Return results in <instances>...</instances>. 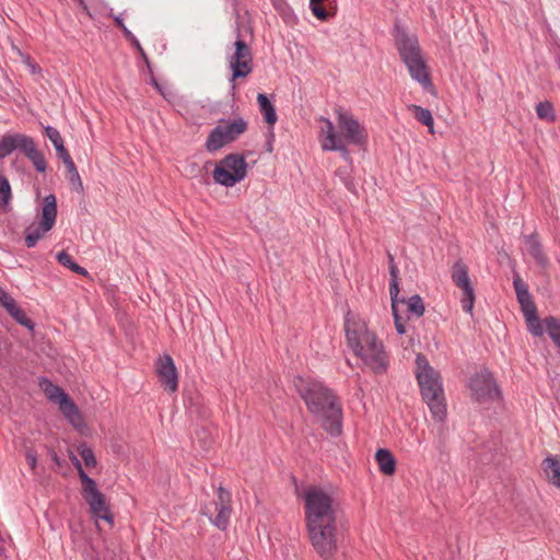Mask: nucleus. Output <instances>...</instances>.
Returning a JSON list of instances; mask_svg holds the SVG:
<instances>
[{"label": "nucleus", "instance_id": "nucleus-54", "mask_svg": "<svg viewBox=\"0 0 560 560\" xmlns=\"http://www.w3.org/2000/svg\"><path fill=\"white\" fill-rule=\"evenodd\" d=\"M348 173L346 170H342V168H338L336 171V175L340 177V179H342V177H345V174Z\"/></svg>", "mask_w": 560, "mask_h": 560}, {"label": "nucleus", "instance_id": "nucleus-55", "mask_svg": "<svg viewBox=\"0 0 560 560\" xmlns=\"http://www.w3.org/2000/svg\"><path fill=\"white\" fill-rule=\"evenodd\" d=\"M145 66L148 68V72L150 73V75H152L153 71H152L151 62L149 61V65H145Z\"/></svg>", "mask_w": 560, "mask_h": 560}, {"label": "nucleus", "instance_id": "nucleus-16", "mask_svg": "<svg viewBox=\"0 0 560 560\" xmlns=\"http://www.w3.org/2000/svg\"><path fill=\"white\" fill-rule=\"evenodd\" d=\"M528 255L534 259L541 272L546 273L550 267V260L545 253L544 245L537 232L523 236Z\"/></svg>", "mask_w": 560, "mask_h": 560}, {"label": "nucleus", "instance_id": "nucleus-3", "mask_svg": "<svg viewBox=\"0 0 560 560\" xmlns=\"http://www.w3.org/2000/svg\"><path fill=\"white\" fill-rule=\"evenodd\" d=\"M346 338L354 354L375 373H385L388 366L383 343L370 331L364 323L346 322Z\"/></svg>", "mask_w": 560, "mask_h": 560}, {"label": "nucleus", "instance_id": "nucleus-11", "mask_svg": "<svg viewBox=\"0 0 560 560\" xmlns=\"http://www.w3.org/2000/svg\"><path fill=\"white\" fill-rule=\"evenodd\" d=\"M472 398L478 402L493 401L502 398V393L493 377V374L483 368L475 373L468 384Z\"/></svg>", "mask_w": 560, "mask_h": 560}, {"label": "nucleus", "instance_id": "nucleus-6", "mask_svg": "<svg viewBox=\"0 0 560 560\" xmlns=\"http://www.w3.org/2000/svg\"><path fill=\"white\" fill-rule=\"evenodd\" d=\"M306 524L337 522L338 510L334 498L322 488L311 486L305 490Z\"/></svg>", "mask_w": 560, "mask_h": 560}, {"label": "nucleus", "instance_id": "nucleus-8", "mask_svg": "<svg viewBox=\"0 0 560 560\" xmlns=\"http://www.w3.org/2000/svg\"><path fill=\"white\" fill-rule=\"evenodd\" d=\"M247 173V163L245 156L238 153L225 155L213 170V179L215 183L232 187L243 180Z\"/></svg>", "mask_w": 560, "mask_h": 560}, {"label": "nucleus", "instance_id": "nucleus-49", "mask_svg": "<svg viewBox=\"0 0 560 560\" xmlns=\"http://www.w3.org/2000/svg\"><path fill=\"white\" fill-rule=\"evenodd\" d=\"M48 454L50 455L52 462L57 465V466H61L62 465V460L60 459V457L58 456V454L55 452L54 448L51 447H48Z\"/></svg>", "mask_w": 560, "mask_h": 560}, {"label": "nucleus", "instance_id": "nucleus-34", "mask_svg": "<svg viewBox=\"0 0 560 560\" xmlns=\"http://www.w3.org/2000/svg\"><path fill=\"white\" fill-rule=\"evenodd\" d=\"M536 113L540 119L548 122H553L556 120L555 108L552 103L549 101L538 103L536 106Z\"/></svg>", "mask_w": 560, "mask_h": 560}, {"label": "nucleus", "instance_id": "nucleus-52", "mask_svg": "<svg viewBox=\"0 0 560 560\" xmlns=\"http://www.w3.org/2000/svg\"><path fill=\"white\" fill-rule=\"evenodd\" d=\"M77 1H78L79 5L83 9V11H84L89 16H91V18H92V14L90 13V10H89V8H88V5H86L85 1H84V0H77Z\"/></svg>", "mask_w": 560, "mask_h": 560}, {"label": "nucleus", "instance_id": "nucleus-19", "mask_svg": "<svg viewBox=\"0 0 560 560\" xmlns=\"http://www.w3.org/2000/svg\"><path fill=\"white\" fill-rule=\"evenodd\" d=\"M65 401L66 402L59 408L60 411L78 431L82 432L83 429L86 428V424L79 407L71 398L69 400L65 399Z\"/></svg>", "mask_w": 560, "mask_h": 560}, {"label": "nucleus", "instance_id": "nucleus-23", "mask_svg": "<svg viewBox=\"0 0 560 560\" xmlns=\"http://www.w3.org/2000/svg\"><path fill=\"white\" fill-rule=\"evenodd\" d=\"M375 460L382 474L393 476L396 472V458L387 448H378L375 453Z\"/></svg>", "mask_w": 560, "mask_h": 560}, {"label": "nucleus", "instance_id": "nucleus-43", "mask_svg": "<svg viewBox=\"0 0 560 560\" xmlns=\"http://www.w3.org/2000/svg\"><path fill=\"white\" fill-rule=\"evenodd\" d=\"M15 300L0 287V304L1 306L8 311L10 305H13Z\"/></svg>", "mask_w": 560, "mask_h": 560}, {"label": "nucleus", "instance_id": "nucleus-40", "mask_svg": "<svg viewBox=\"0 0 560 560\" xmlns=\"http://www.w3.org/2000/svg\"><path fill=\"white\" fill-rule=\"evenodd\" d=\"M69 458L74 466V468L78 470L79 478L81 480V483H84L85 481L92 479L83 469L81 462L78 459V457L72 453L69 452Z\"/></svg>", "mask_w": 560, "mask_h": 560}, {"label": "nucleus", "instance_id": "nucleus-12", "mask_svg": "<svg viewBox=\"0 0 560 560\" xmlns=\"http://www.w3.org/2000/svg\"><path fill=\"white\" fill-rule=\"evenodd\" d=\"M82 495L90 506V511L95 518H101L110 525H114V515L109 510L106 497L102 493L94 479L82 483Z\"/></svg>", "mask_w": 560, "mask_h": 560}, {"label": "nucleus", "instance_id": "nucleus-33", "mask_svg": "<svg viewBox=\"0 0 560 560\" xmlns=\"http://www.w3.org/2000/svg\"><path fill=\"white\" fill-rule=\"evenodd\" d=\"M387 258H388V265H389V275H390V282H389V295L399 294V283H398V268L395 265L394 256L387 252Z\"/></svg>", "mask_w": 560, "mask_h": 560}, {"label": "nucleus", "instance_id": "nucleus-17", "mask_svg": "<svg viewBox=\"0 0 560 560\" xmlns=\"http://www.w3.org/2000/svg\"><path fill=\"white\" fill-rule=\"evenodd\" d=\"M30 136L24 133H7L0 139V159H4L13 153L15 150H19L21 153L24 151V147H26Z\"/></svg>", "mask_w": 560, "mask_h": 560}, {"label": "nucleus", "instance_id": "nucleus-35", "mask_svg": "<svg viewBox=\"0 0 560 560\" xmlns=\"http://www.w3.org/2000/svg\"><path fill=\"white\" fill-rule=\"evenodd\" d=\"M12 198L11 186L9 179L0 174V208H5Z\"/></svg>", "mask_w": 560, "mask_h": 560}, {"label": "nucleus", "instance_id": "nucleus-46", "mask_svg": "<svg viewBox=\"0 0 560 560\" xmlns=\"http://www.w3.org/2000/svg\"><path fill=\"white\" fill-rule=\"evenodd\" d=\"M341 182L343 183V185L346 186V188L349 191L355 192V185H354L353 178L350 176L349 173L345 174V177H342Z\"/></svg>", "mask_w": 560, "mask_h": 560}, {"label": "nucleus", "instance_id": "nucleus-25", "mask_svg": "<svg viewBox=\"0 0 560 560\" xmlns=\"http://www.w3.org/2000/svg\"><path fill=\"white\" fill-rule=\"evenodd\" d=\"M44 131L48 139L52 142L57 156L62 162L66 161V159L71 158L70 153L63 144V139L61 138L60 132L56 128L46 126Z\"/></svg>", "mask_w": 560, "mask_h": 560}, {"label": "nucleus", "instance_id": "nucleus-38", "mask_svg": "<svg viewBox=\"0 0 560 560\" xmlns=\"http://www.w3.org/2000/svg\"><path fill=\"white\" fill-rule=\"evenodd\" d=\"M16 51H18V55L21 57L22 61L24 62V65L30 69L32 74L42 72L40 67L36 63V61L28 54H24L20 49H16Z\"/></svg>", "mask_w": 560, "mask_h": 560}, {"label": "nucleus", "instance_id": "nucleus-14", "mask_svg": "<svg viewBox=\"0 0 560 560\" xmlns=\"http://www.w3.org/2000/svg\"><path fill=\"white\" fill-rule=\"evenodd\" d=\"M452 280L456 287L463 290V310L466 313H471L475 303V290L468 276V267L462 260H457L453 265Z\"/></svg>", "mask_w": 560, "mask_h": 560}, {"label": "nucleus", "instance_id": "nucleus-22", "mask_svg": "<svg viewBox=\"0 0 560 560\" xmlns=\"http://www.w3.org/2000/svg\"><path fill=\"white\" fill-rule=\"evenodd\" d=\"M541 469L549 482L560 489V457L547 456L541 463Z\"/></svg>", "mask_w": 560, "mask_h": 560}, {"label": "nucleus", "instance_id": "nucleus-2", "mask_svg": "<svg viewBox=\"0 0 560 560\" xmlns=\"http://www.w3.org/2000/svg\"><path fill=\"white\" fill-rule=\"evenodd\" d=\"M393 37L401 61L407 67L410 77L420 83L429 93L435 95L430 68L424 58L416 34L409 33L398 21L394 24Z\"/></svg>", "mask_w": 560, "mask_h": 560}, {"label": "nucleus", "instance_id": "nucleus-20", "mask_svg": "<svg viewBox=\"0 0 560 560\" xmlns=\"http://www.w3.org/2000/svg\"><path fill=\"white\" fill-rule=\"evenodd\" d=\"M24 151L22 152L34 165L38 173H45L47 168L46 159L40 150L37 149L34 139L31 137Z\"/></svg>", "mask_w": 560, "mask_h": 560}, {"label": "nucleus", "instance_id": "nucleus-47", "mask_svg": "<svg viewBox=\"0 0 560 560\" xmlns=\"http://www.w3.org/2000/svg\"><path fill=\"white\" fill-rule=\"evenodd\" d=\"M132 46L137 49V51H139V54H140V56H141V58L143 59L144 63H145V65H149V58H148V55H147V54H145V51L143 50V48H142V46H141L140 42L137 39L136 45H132Z\"/></svg>", "mask_w": 560, "mask_h": 560}, {"label": "nucleus", "instance_id": "nucleus-56", "mask_svg": "<svg viewBox=\"0 0 560 560\" xmlns=\"http://www.w3.org/2000/svg\"><path fill=\"white\" fill-rule=\"evenodd\" d=\"M191 168L195 170V168H198V165L197 164H191Z\"/></svg>", "mask_w": 560, "mask_h": 560}, {"label": "nucleus", "instance_id": "nucleus-24", "mask_svg": "<svg viewBox=\"0 0 560 560\" xmlns=\"http://www.w3.org/2000/svg\"><path fill=\"white\" fill-rule=\"evenodd\" d=\"M257 102L259 110L264 117V121L268 124L269 127H273L278 120L275 105L272 104L270 98L264 93H258Z\"/></svg>", "mask_w": 560, "mask_h": 560}, {"label": "nucleus", "instance_id": "nucleus-7", "mask_svg": "<svg viewBox=\"0 0 560 560\" xmlns=\"http://www.w3.org/2000/svg\"><path fill=\"white\" fill-rule=\"evenodd\" d=\"M311 544L323 560H332L337 550V522L306 524Z\"/></svg>", "mask_w": 560, "mask_h": 560}, {"label": "nucleus", "instance_id": "nucleus-29", "mask_svg": "<svg viewBox=\"0 0 560 560\" xmlns=\"http://www.w3.org/2000/svg\"><path fill=\"white\" fill-rule=\"evenodd\" d=\"M7 312L21 326L34 331V322L26 316L25 312L16 304V302L13 305H10V308Z\"/></svg>", "mask_w": 560, "mask_h": 560}, {"label": "nucleus", "instance_id": "nucleus-5", "mask_svg": "<svg viewBox=\"0 0 560 560\" xmlns=\"http://www.w3.org/2000/svg\"><path fill=\"white\" fill-rule=\"evenodd\" d=\"M416 365V377L420 386L422 399L430 408L432 417L442 422L446 418V402L441 375L429 364V361L422 353L417 354Z\"/></svg>", "mask_w": 560, "mask_h": 560}, {"label": "nucleus", "instance_id": "nucleus-39", "mask_svg": "<svg viewBox=\"0 0 560 560\" xmlns=\"http://www.w3.org/2000/svg\"><path fill=\"white\" fill-rule=\"evenodd\" d=\"M231 493L223 487L218 488V502L217 508H232L231 506Z\"/></svg>", "mask_w": 560, "mask_h": 560}, {"label": "nucleus", "instance_id": "nucleus-28", "mask_svg": "<svg viewBox=\"0 0 560 560\" xmlns=\"http://www.w3.org/2000/svg\"><path fill=\"white\" fill-rule=\"evenodd\" d=\"M63 164L67 168V178L69 180L71 188L77 192H83V183L81 180L80 174L72 158L66 159V161H63Z\"/></svg>", "mask_w": 560, "mask_h": 560}, {"label": "nucleus", "instance_id": "nucleus-32", "mask_svg": "<svg viewBox=\"0 0 560 560\" xmlns=\"http://www.w3.org/2000/svg\"><path fill=\"white\" fill-rule=\"evenodd\" d=\"M411 109L417 120L420 121L422 125L427 126L429 128V131L433 133V116L431 112L418 105H412Z\"/></svg>", "mask_w": 560, "mask_h": 560}, {"label": "nucleus", "instance_id": "nucleus-18", "mask_svg": "<svg viewBox=\"0 0 560 560\" xmlns=\"http://www.w3.org/2000/svg\"><path fill=\"white\" fill-rule=\"evenodd\" d=\"M521 310L524 314L528 331L534 337H541L544 335L545 320L542 322L539 318L536 304L535 303L528 304L526 306L521 307Z\"/></svg>", "mask_w": 560, "mask_h": 560}, {"label": "nucleus", "instance_id": "nucleus-1", "mask_svg": "<svg viewBox=\"0 0 560 560\" xmlns=\"http://www.w3.org/2000/svg\"><path fill=\"white\" fill-rule=\"evenodd\" d=\"M294 386L310 412L322 417V427L331 436L342 433V410L337 396L317 381L294 378Z\"/></svg>", "mask_w": 560, "mask_h": 560}, {"label": "nucleus", "instance_id": "nucleus-13", "mask_svg": "<svg viewBox=\"0 0 560 560\" xmlns=\"http://www.w3.org/2000/svg\"><path fill=\"white\" fill-rule=\"evenodd\" d=\"M235 51L231 56L230 67L232 69L231 81L246 78L253 71V55L245 40L238 38L235 43Z\"/></svg>", "mask_w": 560, "mask_h": 560}, {"label": "nucleus", "instance_id": "nucleus-9", "mask_svg": "<svg viewBox=\"0 0 560 560\" xmlns=\"http://www.w3.org/2000/svg\"><path fill=\"white\" fill-rule=\"evenodd\" d=\"M57 199L56 196L49 194L43 198L40 221L37 226L33 224L27 226L24 231L25 245L27 248H33L39 240H42L47 232H49L57 218Z\"/></svg>", "mask_w": 560, "mask_h": 560}, {"label": "nucleus", "instance_id": "nucleus-10", "mask_svg": "<svg viewBox=\"0 0 560 560\" xmlns=\"http://www.w3.org/2000/svg\"><path fill=\"white\" fill-rule=\"evenodd\" d=\"M247 128L248 124L242 117L228 121L225 126L218 125L210 131L205 148L208 152H215L235 141Z\"/></svg>", "mask_w": 560, "mask_h": 560}, {"label": "nucleus", "instance_id": "nucleus-42", "mask_svg": "<svg viewBox=\"0 0 560 560\" xmlns=\"http://www.w3.org/2000/svg\"><path fill=\"white\" fill-rule=\"evenodd\" d=\"M390 300H392V312H393V316H394L395 326L399 325V324H405L402 317L399 314V310H398L399 294L390 295Z\"/></svg>", "mask_w": 560, "mask_h": 560}, {"label": "nucleus", "instance_id": "nucleus-53", "mask_svg": "<svg viewBox=\"0 0 560 560\" xmlns=\"http://www.w3.org/2000/svg\"><path fill=\"white\" fill-rule=\"evenodd\" d=\"M398 335H404L406 332L405 324H399L395 326Z\"/></svg>", "mask_w": 560, "mask_h": 560}, {"label": "nucleus", "instance_id": "nucleus-15", "mask_svg": "<svg viewBox=\"0 0 560 560\" xmlns=\"http://www.w3.org/2000/svg\"><path fill=\"white\" fill-rule=\"evenodd\" d=\"M155 372L160 384L171 393L178 388V373L170 354L160 355L155 362Z\"/></svg>", "mask_w": 560, "mask_h": 560}, {"label": "nucleus", "instance_id": "nucleus-31", "mask_svg": "<svg viewBox=\"0 0 560 560\" xmlns=\"http://www.w3.org/2000/svg\"><path fill=\"white\" fill-rule=\"evenodd\" d=\"M546 331L553 343L560 349V320L553 316L545 318Z\"/></svg>", "mask_w": 560, "mask_h": 560}, {"label": "nucleus", "instance_id": "nucleus-37", "mask_svg": "<svg viewBox=\"0 0 560 560\" xmlns=\"http://www.w3.org/2000/svg\"><path fill=\"white\" fill-rule=\"evenodd\" d=\"M218 514L213 521V524L221 530H224L230 521V515L232 512V508H217Z\"/></svg>", "mask_w": 560, "mask_h": 560}, {"label": "nucleus", "instance_id": "nucleus-21", "mask_svg": "<svg viewBox=\"0 0 560 560\" xmlns=\"http://www.w3.org/2000/svg\"><path fill=\"white\" fill-rule=\"evenodd\" d=\"M40 388L45 395L52 401L59 405V408L69 400L71 397L58 385L54 384L50 380L43 377L39 382Z\"/></svg>", "mask_w": 560, "mask_h": 560}, {"label": "nucleus", "instance_id": "nucleus-51", "mask_svg": "<svg viewBox=\"0 0 560 560\" xmlns=\"http://www.w3.org/2000/svg\"><path fill=\"white\" fill-rule=\"evenodd\" d=\"M151 84L160 92L163 94V91H162V86L160 85V83L158 82L156 78L154 77V74L151 75Z\"/></svg>", "mask_w": 560, "mask_h": 560}, {"label": "nucleus", "instance_id": "nucleus-44", "mask_svg": "<svg viewBox=\"0 0 560 560\" xmlns=\"http://www.w3.org/2000/svg\"><path fill=\"white\" fill-rule=\"evenodd\" d=\"M25 458L30 468L34 471L37 467V453L35 450L27 447L25 451Z\"/></svg>", "mask_w": 560, "mask_h": 560}, {"label": "nucleus", "instance_id": "nucleus-4", "mask_svg": "<svg viewBox=\"0 0 560 560\" xmlns=\"http://www.w3.org/2000/svg\"><path fill=\"white\" fill-rule=\"evenodd\" d=\"M326 137L322 142V148L325 151H338L347 162L351 163L352 159L350 151L345 144L347 141L350 144L358 145L365 150L368 143L366 129L360 125L358 119L352 114L338 110L337 124L341 136H339L334 128L332 122L326 119Z\"/></svg>", "mask_w": 560, "mask_h": 560}, {"label": "nucleus", "instance_id": "nucleus-36", "mask_svg": "<svg viewBox=\"0 0 560 560\" xmlns=\"http://www.w3.org/2000/svg\"><path fill=\"white\" fill-rule=\"evenodd\" d=\"M78 452L80 454V456L82 457V459L84 460V464L88 466V467H95L96 464H97V460H96V457L94 455V452L93 450L86 444V442H82L79 446H78Z\"/></svg>", "mask_w": 560, "mask_h": 560}, {"label": "nucleus", "instance_id": "nucleus-50", "mask_svg": "<svg viewBox=\"0 0 560 560\" xmlns=\"http://www.w3.org/2000/svg\"><path fill=\"white\" fill-rule=\"evenodd\" d=\"M110 16H113L115 25L119 27L121 32L124 31V27H127L124 23V20L120 16H114L113 14H110Z\"/></svg>", "mask_w": 560, "mask_h": 560}, {"label": "nucleus", "instance_id": "nucleus-41", "mask_svg": "<svg viewBox=\"0 0 560 560\" xmlns=\"http://www.w3.org/2000/svg\"><path fill=\"white\" fill-rule=\"evenodd\" d=\"M69 458L74 466V468L78 470L79 478L81 480V483H84L85 481L92 479L83 469L81 462L78 459V457L72 453L69 452Z\"/></svg>", "mask_w": 560, "mask_h": 560}, {"label": "nucleus", "instance_id": "nucleus-45", "mask_svg": "<svg viewBox=\"0 0 560 560\" xmlns=\"http://www.w3.org/2000/svg\"><path fill=\"white\" fill-rule=\"evenodd\" d=\"M273 127H269L268 133L266 136V152L271 153L273 151V141H275V132Z\"/></svg>", "mask_w": 560, "mask_h": 560}, {"label": "nucleus", "instance_id": "nucleus-27", "mask_svg": "<svg viewBox=\"0 0 560 560\" xmlns=\"http://www.w3.org/2000/svg\"><path fill=\"white\" fill-rule=\"evenodd\" d=\"M513 287L521 307L535 303L528 291L527 283L517 273L514 276Z\"/></svg>", "mask_w": 560, "mask_h": 560}, {"label": "nucleus", "instance_id": "nucleus-30", "mask_svg": "<svg viewBox=\"0 0 560 560\" xmlns=\"http://www.w3.org/2000/svg\"><path fill=\"white\" fill-rule=\"evenodd\" d=\"M57 260L60 265L63 267L69 268L71 271L81 275V276H88L89 272L85 268L78 265L66 250H61L57 254Z\"/></svg>", "mask_w": 560, "mask_h": 560}, {"label": "nucleus", "instance_id": "nucleus-48", "mask_svg": "<svg viewBox=\"0 0 560 560\" xmlns=\"http://www.w3.org/2000/svg\"><path fill=\"white\" fill-rule=\"evenodd\" d=\"M122 34L125 36L126 39H128L130 42L131 45H136L137 43V38L136 36L131 33L130 30H128V27H124V31H122Z\"/></svg>", "mask_w": 560, "mask_h": 560}, {"label": "nucleus", "instance_id": "nucleus-26", "mask_svg": "<svg viewBox=\"0 0 560 560\" xmlns=\"http://www.w3.org/2000/svg\"><path fill=\"white\" fill-rule=\"evenodd\" d=\"M399 303L407 306V313L409 319L411 316H415L417 318L421 317L425 312V306L422 301V298L419 294H415L410 296L409 299L401 298L399 299Z\"/></svg>", "mask_w": 560, "mask_h": 560}]
</instances>
